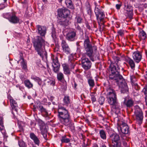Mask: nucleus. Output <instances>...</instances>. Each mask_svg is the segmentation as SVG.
Returning a JSON list of instances; mask_svg holds the SVG:
<instances>
[{
	"instance_id": "1",
	"label": "nucleus",
	"mask_w": 147,
	"mask_h": 147,
	"mask_svg": "<svg viewBox=\"0 0 147 147\" xmlns=\"http://www.w3.org/2000/svg\"><path fill=\"white\" fill-rule=\"evenodd\" d=\"M36 28L38 34L41 36H37L33 42L35 49L42 59L44 57L47 58V54L45 48V41L42 37L45 35L47 28L44 26L39 25L36 26Z\"/></svg>"
},
{
	"instance_id": "2",
	"label": "nucleus",
	"mask_w": 147,
	"mask_h": 147,
	"mask_svg": "<svg viewBox=\"0 0 147 147\" xmlns=\"http://www.w3.org/2000/svg\"><path fill=\"white\" fill-rule=\"evenodd\" d=\"M58 116L60 122L64 125L68 126L73 132L75 131V127L71 120L68 110L62 107H59L58 109Z\"/></svg>"
},
{
	"instance_id": "3",
	"label": "nucleus",
	"mask_w": 147,
	"mask_h": 147,
	"mask_svg": "<svg viewBox=\"0 0 147 147\" xmlns=\"http://www.w3.org/2000/svg\"><path fill=\"white\" fill-rule=\"evenodd\" d=\"M113 61L110 60L111 64L110 66V73L109 78L111 79H118L122 80V76L119 74L120 66V58L117 56H113Z\"/></svg>"
},
{
	"instance_id": "4",
	"label": "nucleus",
	"mask_w": 147,
	"mask_h": 147,
	"mask_svg": "<svg viewBox=\"0 0 147 147\" xmlns=\"http://www.w3.org/2000/svg\"><path fill=\"white\" fill-rule=\"evenodd\" d=\"M84 47L85 54L92 61L99 59V54L97 51V47L92 46L88 38L84 40Z\"/></svg>"
},
{
	"instance_id": "5",
	"label": "nucleus",
	"mask_w": 147,
	"mask_h": 147,
	"mask_svg": "<svg viewBox=\"0 0 147 147\" xmlns=\"http://www.w3.org/2000/svg\"><path fill=\"white\" fill-rule=\"evenodd\" d=\"M107 94L108 103L112 106V108L119 111L120 105L117 101V95L115 91L110 88L107 90Z\"/></svg>"
},
{
	"instance_id": "6",
	"label": "nucleus",
	"mask_w": 147,
	"mask_h": 147,
	"mask_svg": "<svg viewBox=\"0 0 147 147\" xmlns=\"http://www.w3.org/2000/svg\"><path fill=\"white\" fill-rule=\"evenodd\" d=\"M96 6L94 10V12L95 14L98 23L99 24H103L104 23V19L105 17L104 13L101 9L98 7V6L96 5V3H95Z\"/></svg>"
},
{
	"instance_id": "7",
	"label": "nucleus",
	"mask_w": 147,
	"mask_h": 147,
	"mask_svg": "<svg viewBox=\"0 0 147 147\" xmlns=\"http://www.w3.org/2000/svg\"><path fill=\"white\" fill-rule=\"evenodd\" d=\"M134 115L136 116L137 122L139 125H140L142 123L143 119V114L142 111L138 105L134 107Z\"/></svg>"
},
{
	"instance_id": "8",
	"label": "nucleus",
	"mask_w": 147,
	"mask_h": 147,
	"mask_svg": "<svg viewBox=\"0 0 147 147\" xmlns=\"http://www.w3.org/2000/svg\"><path fill=\"white\" fill-rule=\"evenodd\" d=\"M116 81L121 90V92L123 93H127L128 91V88L126 83L122 77V80L119 79L116 80L113 79Z\"/></svg>"
},
{
	"instance_id": "9",
	"label": "nucleus",
	"mask_w": 147,
	"mask_h": 147,
	"mask_svg": "<svg viewBox=\"0 0 147 147\" xmlns=\"http://www.w3.org/2000/svg\"><path fill=\"white\" fill-rule=\"evenodd\" d=\"M3 16L4 18L8 19L10 22L13 24L17 23L19 21V18L14 13H7L4 14Z\"/></svg>"
},
{
	"instance_id": "10",
	"label": "nucleus",
	"mask_w": 147,
	"mask_h": 147,
	"mask_svg": "<svg viewBox=\"0 0 147 147\" xmlns=\"http://www.w3.org/2000/svg\"><path fill=\"white\" fill-rule=\"evenodd\" d=\"M117 129L119 133L121 134L122 133L123 134H127L129 133V128L127 124L122 122L119 125H117Z\"/></svg>"
},
{
	"instance_id": "11",
	"label": "nucleus",
	"mask_w": 147,
	"mask_h": 147,
	"mask_svg": "<svg viewBox=\"0 0 147 147\" xmlns=\"http://www.w3.org/2000/svg\"><path fill=\"white\" fill-rule=\"evenodd\" d=\"M51 59L53 61L52 66L53 67V70L55 72L57 73L59 70L60 67L58 58L56 56L53 55L51 56Z\"/></svg>"
},
{
	"instance_id": "12",
	"label": "nucleus",
	"mask_w": 147,
	"mask_h": 147,
	"mask_svg": "<svg viewBox=\"0 0 147 147\" xmlns=\"http://www.w3.org/2000/svg\"><path fill=\"white\" fill-rule=\"evenodd\" d=\"M84 55V54H83L82 60V67L85 70H87L90 68L92 63L88 59L85 58Z\"/></svg>"
},
{
	"instance_id": "13",
	"label": "nucleus",
	"mask_w": 147,
	"mask_h": 147,
	"mask_svg": "<svg viewBox=\"0 0 147 147\" xmlns=\"http://www.w3.org/2000/svg\"><path fill=\"white\" fill-rule=\"evenodd\" d=\"M38 125L40 126L41 134L43 137L46 139L47 137V130L45 123L42 121L40 120L38 122Z\"/></svg>"
},
{
	"instance_id": "14",
	"label": "nucleus",
	"mask_w": 147,
	"mask_h": 147,
	"mask_svg": "<svg viewBox=\"0 0 147 147\" xmlns=\"http://www.w3.org/2000/svg\"><path fill=\"white\" fill-rule=\"evenodd\" d=\"M58 14L59 17L67 18L70 14V12L67 9H60L58 10Z\"/></svg>"
},
{
	"instance_id": "15",
	"label": "nucleus",
	"mask_w": 147,
	"mask_h": 147,
	"mask_svg": "<svg viewBox=\"0 0 147 147\" xmlns=\"http://www.w3.org/2000/svg\"><path fill=\"white\" fill-rule=\"evenodd\" d=\"M8 99L9 100L11 106L13 109L12 113L14 115L13 112L15 111L16 113H17L18 107L17 102L10 96H8Z\"/></svg>"
},
{
	"instance_id": "16",
	"label": "nucleus",
	"mask_w": 147,
	"mask_h": 147,
	"mask_svg": "<svg viewBox=\"0 0 147 147\" xmlns=\"http://www.w3.org/2000/svg\"><path fill=\"white\" fill-rule=\"evenodd\" d=\"M124 9L126 11V14H127V16L131 19L133 15L132 7L129 4H127L126 5H125Z\"/></svg>"
},
{
	"instance_id": "17",
	"label": "nucleus",
	"mask_w": 147,
	"mask_h": 147,
	"mask_svg": "<svg viewBox=\"0 0 147 147\" xmlns=\"http://www.w3.org/2000/svg\"><path fill=\"white\" fill-rule=\"evenodd\" d=\"M76 35V31L74 30H71L69 31L66 36V38L70 41H73L75 40Z\"/></svg>"
},
{
	"instance_id": "18",
	"label": "nucleus",
	"mask_w": 147,
	"mask_h": 147,
	"mask_svg": "<svg viewBox=\"0 0 147 147\" xmlns=\"http://www.w3.org/2000/svg\"><path fill=\"white\" fill-rule=\"evenodd\" d=\"M132 57L135 62L139 63L141 60L142 58L141 53L138 51L134 52L132 54Z\"/></svg>"
},
{
	"instance_id": "19",
	"label": "nucleus",
	"mask_w": 147,
	"mask_h": 147,
	"mask_svg": "<svg viewBox=\"0 0 147 147\" xmlns=\"http://www.w3.org/2000/svg\"><path fill=\"white\" fill-rule=\"evenodd\" d=\"M61 46L63 49V51L65 53L67 54L70 53V49L65 40H62Z\"/></svg>"
},
{
	"instance_id": "20",
	"label": "nucleus",
	"mask_w": 147,
	"mask_h": 147,
	"mask_svg": "<svg viewBox=\"0 0 147 147\" xmlns=\"http://www.w3.org/2000/svg\"><path fill=\"white\" fill-rule=\"evenodd\" d=\"M110 138L113 143H115L117 144L118 142H120V137L118 135L116 134L113 133L111 134L110 135Z\"/></svg>"
},
{
	"instance_id": "21",
	"label": "nucleus",
	"mask_w": 147,
	"mask_h": 147,
	"mask_svg": "<svg viewBox=\"0 0 147 147\" xmlns=\"http://www.w3.org/2000/svg\"><path fill=\"white\" fill-rule=\"evenodd\" d=\"M58 23L60 25L67 26L69 24V20L67 18L63 17L58 20Z\"/></svg>"
},
{
	"instance_id": "22",
	"label": "nucleus",
	"mask_w": 147,
	"mask_h": 147,
	"mask_svg": "<svg viewBox=\"0 0 147 147\" xmlns=\"http://www.w3.org/2000/svg\"><path fill=\"white\" fill-rule=\"evenodd\" d=\"M30 138L34 142V143L38 145H39L40 143V141L37 137L33 133H31L30 134Z\"/></svg>"
},
{
	"instance_id": "23",
	"label": "nucleus",
	"mask_w": 147,
	"mask_h": 147,
	"mask_svg": "<svg viewBox=\"0 0 147 147\" xmlns=\"http://www.w3.org/2000/svg\"><path fill=\"white\" fill-rule=\"evenodd\" d=\"M147 35L146 33L143 30L139 32L138 35V37L141 40H144L146 38Z\"/></svg>"
},
{
	"instance_id": "24",
	"label": "nucleus",
	"mask_w": 147,
	"mask_h": 147,
	"mask_svg": "<svg viewBox=\"0 0 147 147\" xmlns=\"http://www.w3.org/2000/svg\"><path fill=\"white\" fill-rule=\"evenodd\" d=\"M65 3L66 7L71 9H74V6L71 0H65Z\"/></svg>"
},
{
	"instance_id": "25",
	"label": "nucleus",
	"mask_w": 147,
	"mask_h": 147,
	"mask_svg": "<svg viewBox=\"0 0 147 147\" xmlns=\"http://www.w3.org/2000/svg\"><path fill=\"white\" fill-rule=\"evenodd\" d=\"M123 103L127 107H130L133 106L134 102L131 99H129L127 101H126L125 100V99Z\"/></svg>"
},
{
	"instance_id": "26",
	"label": "nucleus",
	"mask_w": 147,
	"mask_h": 147,
	"mask_svg": "<svg viewBox=\"0 0 147 147\" xmlns=\"http://www.w3.org/2000/svg\"><path fill=\"white\" fill-rule=\"evenodd\" d=\"M62 66L64 73L66 74H70V72L68 66L66 64H63Z\"/></svg>"
},
{
	"instance_id": "27",
	"label": "nucleus",
	"mask_w": 147,
	"mask_h": 147,
	"mask_svg": "<svg viewBox=\"0 0 147 147\" xmlns=\"http://www.w3.org/2000/svg\"><path fill=\"white\" fill-rule=\"evenodd\" d=\"M31 78L37 82L39 85L41 86V85L42 82V79L39 77L33 76H31Z\"/></svg>"
},
{
	"instance_id": "28",
	"label": "nucleus",
	"mask_w": 147,
	"mask_h": 147,
	"mask_svg": "<svg viewBox=\"0 0 147 147\" xmlns=\"http://www.w3.org/2000/svg\"><path fill=\"white\" fill-rule=\"evenodd\" d=\"M37 108H39V110L41 112H44L45 114L47 113L46 109L41 105V103L40 102H38L36 105Z\"/></svg>"
},
{
	"instance_id": "29",
	"label": "nucleus",
	"mask_w": 147,
	"mask_h": 147,
	"mask_svg": "<svg viewBox=\"0 0 147 147\" xmlns=\"http://www.w3.org/2000/svg\"><path fill=\"white\" fill-rule=\"evenodd\" d=\"M24 83L28 89L32 88L33 87V84L28 80H25Z\"/></svg>"
},
{
	"instance_id": "30",
	"label": "nucleus",
	"mask_w": 147,
	"mask_h": 147,
	"mask_svg": "<svg viewBox=\"0 0 147 147\" xmlns=\"http://www.w3.org/2000/svg\"><path fill=\"white\" fill-rule=\"evenodd\" d=\"M20 61H21V65L22 68L24 69H26L27 67L26 63L24 59L21 57L20 59Z\"/></svg>"
},
{
	"instance_id": "31",
	"label": "nucleus",
	"mask_w": 147,
	"mask_h": 147,
	"mask_svg": "<svg viewBox=\"0 0 147 147\" xmlns=\"http://www.w3.org/2000/svg\"><path fill=\"white\" fill-rule=\"evenodd\" d=\"M83 20L82 18L80 15L76 16L75 18V22L77 24H80L83 22Z\"/></svg>"
},
{
	"instance_id": "32",
	"label": "nucleus",
	"mask_w": 147,
	"mask_h": 147,
	"mask_svg": "<svg viewBox=\"0 0 147 147\" xmlns=\"http://www.w3.org/2000/svg\"><path fill=\"white\" fill-rule=\"evenodd\" d=\"M127 62L132 69H134L135 67V64L134 61L130 58H129L127 60Z\"/></svg>"
},
{
	"instance_id": "33",
	"label": "nucleus",
	"mask_w": 147,
	"mask_h": 147,
	"mask_svg": "<svg viewBox=\"0 0 147 147\" xmlns=\"http://www.w3.org/2000/svg\"><path fill=\"white\" fill-rule=\"evenodd\" d=\"M99 134L101 138L105 140L106 138V134L105 132L103 130H101L99 131Z\"/></svg>"
},
{
	"instance_id": "34",
	"label": "nucleus",
	"mask_w": 147,
	"mask_h": 147,
	"mask_svg": "<svg viewBox=\"0 0 147 147\" xmlns=\"http://www.w3.org/2000/svg\"><path fill=\"white\" fill-rule=\"evenodd\" d=\"M57 78L58 80L61 81L64 78L63 74L61 72L58 73L57 75Z\"/></svg>"
},
{
	"instance_id": "35",
	"label": "nucleus",
	"mask_w": 147,
	"mask_h": 147,
	"mask_svg": "<svg viewBox=\"0 0 147 147\" xmlns=\"http://www.w3.org/2000/svg\"><path fill=\"white\" fill-rule=\"evenodd\" d=\"M88 82L90 87H93L94 86L95 84L94 80L91 78H90L88 79Z\"/></svg>"
},
{
	"instance_id": "36",
	"label": "nucleus",
	"mask_w": 147,
	"mask_h": 147,
	"mask_svg": "<svg viewBox=\"0 0 147 147\" xmlns=\"http://www.w3.org/2000/svg\"><path fill=\"white\" fill-rule=\"evenodd\" d=\"M18 144L20 147H27L26 145L22 140H19L18 141Z\"/></svg>"
},
{
	"instance_id": "37",
	"label": "nucleus",
	"mask_w": 147,
	"mask_h": 147,
	"mask_svg": "<svg viewBox=\"0 0 147 147\" xmlns=\"http://www.w3.org/2000/svg\"><path fill=\"white\" fill-rule=\"evenodd\" d=\"M3 120V117L0 116V131H1L4 129Z\"/></svg>"
},
{
	"instance_id": "38",
	"label": "nucleus",
	"mask_w": 147,
	"mask_h": 147,
	"mask_svg": "<svg viewBox=\"0 0 147 147\" xmlns=\"http://www.w3.org/2000/svg\"><path fill=\"white\" fill-rule=\"evenodd\" d=\"M63 101L65 104H67L69 103V97L68 96H65L63 98Z\"/></svg>"
},
{
	"instance_id": "39",
	"label": "nucleus",
	"mask_w": 147,
	"mask_h": 147,
	"mask_svg": "<svg viewBox=\"0 0 147 147\" xmlns=\"http://www.w3.org/2000/svg\"><path fill=\"white\" fill-rule=\"evenodd\" d=\"M47 82L49 85L52 86H54L55 84V81L53 79L49 80Z\"/></svg>"
},
{
	"instance_id": "40",
	"label": "nucleus",
	"mask_w": 147,
	"mask_h": 147,
	"mask_svg": "<svg viewBox=\"0 0 147 147\" xmlns=\"http://www.w3.org/2000/svg\"><path fill=\"white\" fill-rule=\"evenodd\" d=\"M61 141L62 142L67 143L70 142V140L69 139L66 138L65 136H64L62 137Z\"/></svg>"
},
{
	"instance_id": "41",
	"label": "nucleus",
	"mask_w": 147,
	"mask_h": 147,
	"mask_svg": "<svg viewBox=\"0 0 147 147\" xmlns=\"http://www.w3.org/2000/svg\"><path fill=\"white\" fill-rule=\"evenodd\" d=\"M105 98L104 97L101 96L99 98V102L100 105H102L104 103Z\"/></svg>"
},
{
	"instance_id": "42",
	"label": "nucleus",
	"mask_w": 147,
	"mask_h": 147,
	"mask_svg": "<svg viewBox=\"0 0 147 147\" xmlns=\"http://www.w3.org/2000/svg\"><path fill=\"white\" fill-rule=\"evenodd\" d=\"M130 79L132 83H134L136 81V79L135 76L132 75L130 76Z\"/></svg>"
},
{
	"instance_id": "43",
	"label": "nucleus",
	"mask_w": 147,
	"mask_h": 147,
	"mask_svg": "<svg viewBox=\"0 0 147 147\" xmlns=\"http://www.w3.org/2000/svg\"><path fill=\"white\" fill-rule=\"evenodd\" d=\"M52 35L51 36L53 38H54L56 37V32L55 30V29H52V31L51 32Z\"/></svg>"
},
{
	"instance_id": "44",
	"label": "nucleus",
	"mask_w": 147,
	"mask_h": 147,
	"mask_svg": "<svg viewBox=\"0 0 147 147\" xmlns=\"http://www.w3.org/2000/svg\"><path fill=\"white\" fill-rule=\"evenodd\" d=\"M111 147H121V142H118L117 143L111 146Z\"/></svg>"
},
{
	"instance_id": "45",
	"label": "nucleus",
	"mask_w": 147,
	"mask_h": 147,
	"mask_svg": "<svg viewBox=\"0 0 147 147\" xmlns=\"http://www.w3.org/2000/svg\"><path fill=\"white\" fill-rule=\"evenodd\" d=\"M142 91L146 95V96H147V87H145L143 89Z\"/></svg>"
},
{
	"instance_id": "46",
	"label": "nucleus",
	"mask_w": 147,
	"mask_h": 147,
	"mask_svg": "<svg viewBox=\"0 0 147 147\" xmlns=\"http://www.w3.org/2000/svg\"><path fill=\"white\" fill-rule=\"evenodd\" d=\"M122 3L121 2H120L118 4H117L116 5V7L117 9H119L121 6H122Z\"/></svg>"
},
{
	"instance_id": "47",
	"label": "nucleus",
	"mask_w": 147,
	"mask_h": 147,
	"mask_svg": "<svg viewBox=\"0 0 147 147\" xmlns=\"http://www.w3.org/2000/svg\"><path fill=\"white\" fill-rule=\"evenodd\" d=\"M117 33L119 35L121 36H123L124 34L123 31L121 30H119L117 32Z\"/></svg>"
},
{
	"instance_id": "48",
	"label": "nucleus",
	"mask_w": 147,
	"mask_h": 147,
	"mask_svg": "<svg viewBox=\"0 0 147 147\" xmlns=\"http://www.w3.org/2000/svg\"><path fill=\"white\" fill-rule=\"evenodd\" d=\"M75 25L76 26V29L80 30V31H82V30L81 29V28L78 25V24L76 23H75Z\"/></svg>"
},
{
	"instance_id": "49",
	"label": "nucleus",
	"mask_w": 147,
	"mask_h": 147,
	"mask_svg": "<svg viewBox=\"0 0 147 147\" xmlns=\"http://www.w3.org/2000/svg\"><path fill=\"white\" fill-rule=\"evenodd\" d=\"M91 99L92 102H95L96 101V98L95 96L93 95H91Z\"/></svg>"
},
{
	"instance_id": "50",
	"label": "nucleus",
	"mask_w": 147,
	"mask_h": 147,
	"mask_svg": "<svg viewBox=\"0 0 147 147\" xmlns=\"http://www.w3.org/2000/svg\"><path fill=\"white\" fill-rule=\"evenodd\" d=\"M71 69H74L75 66V64L73 63V62H71Z\"/></svg>"
},
{
	"instance_id": "51",
	"label": "nucleus",
	"mask_w": 147,
	"mask_h": 147,
	"mask_svg": "<svg viewBox=\"0 0 147 147\" xmlns=\"http://www.w3.org/2000/svg\"><path fill=\"white\" fill-rule=\"evenodd\" d=\"M4 8V6L3 4H0V9H1Z\"/></svg>"
},
{
	"instance_id": "52",
	"label": "nucleus",
	"mask_w": 147,
	"mask_h": 147,
	"mask_svg": "<svg viewBox=\"0 0 147 147\" xmlns=\"http://www.w3.org/2000/svg\"><path fill=\"white\" fill-rule=\"evenodd\" d=\"M146 74L144 75V76L145 78L147 80V69H146V71H145Z\"/></svg>"
},
{
	"instance_id": "53",
	"label": "nucleus",
	"mask_w": 147,
	"mask_h": 147,
	"mask_svg": "<svg viewBox=\"0 0 147 147\" xmlns=\"http://www.w3.org/2000/svg\"><path fill=\"white\" fill-rule=\"evenodd\" d=\"M59 50V48L58 47H56L55 49V51H58Z\"/></svg>"
},
{
	"instance_id": "54",
	"label": "nucleus",
	"mask_w": 147,
	"mask_h": 147,
	"mask_svg": "<svg viewBox=\"0 0 147 147\" xmlns=\"http://www.w3.org/2000/svg\"><path fill=\"white\" fill-rule=\"evenodd\" d=\"M76 86H77V85H76V84L75 83L74 84V86L75 88H76Z\"/></svg>"
},
{
	"instance_id": "55",
	"label": "nucleus",
	"mask_w": 147,
	"mask_h": 147,
	"mask_svg": "<svg viewBox=\"0 0 147 147\" xmlns=\"http://www.w3.org/2000/svg\"><path fill=\"white\" fill-rule=\"evenodd\" d=\"M43 100L45 102H46L47 101V99H45Z\"/></svg>"
},
{
	"instance_id": "56",
	"label": "nucleus",
	"mask_w": 147,
	"mask_h": 147,
	"mask_svg": "<svg viewBox=\"0 0 147 147\" xmlns=\"http://www.w3.org/2000/svg\"><path fill=\"white\" fill-rule=\"evenodd\" d=\"M63 0H58V1H59V2L61 3V2H62V1Z\"/></svg>"
},
{
	"instance_id": "57",
	"label": "nucleus",
	"mask_w": 147,
	"mask_h": 147,
	"mask_svg": "<svg viewBox=\"0 0 147 147\" xmlns=\"http://www.w3.org/2000/svg\"><path fill=\"white\" fill-rule=\"evenodd\" d=\"M4 1V3H6L7 2V0H3Z\"/></svg>"
},
{
	"instance_id": "58",
	"label": "nucleus",
	"mask_w": 147,
	"mask_h": 147,
	"mask_svg": "<svg viewBox=\"0 0 147 147\" xmlns=\"http://www.w3.org/2000/svg\"><path fill=\"white\" fill-rule=\"evenodd\" d=\"M43 1L45 2L47 1V0H42Z\"/></svg>"
},
{
	"instance_id": "59",
	"label": "nucleus",
	"mask_w": 147,
	"mask_h": 147,
	"mask_svg": "<svg viewBox=\"0 0 147 147\" xmlns=\"http://www.w3.org/2000/svg\"><path fill=\"white\" fill-rule=\"evenodd\" d=\"M102 147H107L105 145H103L102 146Z\"/></svg>"
},
{
	"instance_id": "60",
	"label": "nucleus",
	"mask_w": 147,
	"mask_h": 147,
	"mask_svg": "<svg viewBox=\"0 0 147 147\" xmlns=\"http://www.w3.org/2000/svg\"><path fill=\"white\" fill-rule=\"evenodd\" d=\"M34 107V108L33 109V110H34V111H35V110L36 108Z\"/></svg>"
},
{
	"instance_id": "61",
	"label": "nucleus",
	"mask_w": 147,
	"mask_h": 147,
	"mask_svg": "<svg viewBox=\"0 0 147 147\" xmlns=\"http://www.w3.org/2000/svg\"><path fill=\"white\" fill-rule=\"evenodd\" d=\"M71 57V56H70L69 57V60L70 61V57Z\"/></svg>"
},
{
	"instance_id": "62",
	"label": "nucleus",
	"mask_w": 147,
	"mask_h": 147,
	"mask_svg": "<svg viewBox=\"0 0 147 147\" xmlns=\"http://www.w3.org/2000/svg\"><path fill=\"white\" fill-rule=\"evenodd\" d=\"M20 61V60L19 61H17V63H19V61Z\"/></svg>"
},
{
	"instance_id": "63",
	"label": "nucleus",
	"mask_w": 147,
	"mask_h": 147,
	"mask_svg": "<svg viewBox=\"0 0 147 147\" xmlns=\"http://www.w3.org/2000/svg\"><path fill=\"white\" fill-rule=\"evenodd\" d=\"M2 143V142L1 141H0V144H1Z\"/></svg>"
},
{
	"instance_id": "64",
	"label": "nucleus",
	"mask_w": 147,
	"mask_h": 147,
	"mask_svg": "<svg viewBox=\"0 0 147 147\" xmlns=\"http://www.w3.org/2000/svg\"><path fill=\"white\" fill-rule=\"evenodd\" d=\"M19 88L20 89V86L19 87Z\"/></svg>"
}]
</instances>
